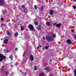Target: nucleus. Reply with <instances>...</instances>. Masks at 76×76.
<instances>
[{
    "mask_svg": "<svg viewBox=\"0 0 76 76\" xmlns=\"http://www.w3.org/2000/svg\"><path fill=\"white\" fill-rule=\"evenodd\" d=\"M34 58L33 56H32V55H31L30 57V59L31 61H34Z\"/></svg>",
    "mask_w": 76,
    "mask_h": 76,
    "instance_id": "20e7f679",
    "label": "nucleus"
},
{
    "mask_svg": "<svg viewBox=\"0 0 76 76\" xmlns=\"http://www.w3.org/2000/svg\"><path fill=\"white\" fill-rule=\"evenodd\" d=\"M34 9L36 10L37 9V6L36 5H34Z\"/></svg>",
    "mask_w": 76,
    "mask_h": 76,
    "instance_id": "c85d7f7f",
    "label": "nucleus"
},
{
    "mask_svg": "<svg viewBox=\"0 0 76 76\" xmlns=\"http://www.w3.org/2000/svg\"><path fill=\"white\" fill-rule=\"evenodd\" d=\"M39 46L37 47V50H38V49H39Z\"/></svg>",
    "mask_w": 76,
    "mask_h": 76,
    "instance_id": "ea45409f",
    "label": "nucleus"
},
{
    "mask_svg": "<svg viewBox=\"0 0 76 76\" xmlns=\"http://www.w3.org/2000/svg\"><path fill=\"white\" fill-rule=\"evenodd\" d=\"M46 25H47V26H50V22L47 21L46 22Z\"/></svg>",
    "mask_w": 76,
    "mask_h": 76,
    "instance_id": "ddd939ff",
    "label": "nucleus"
},
{
    "mask_svg": "<svg viewBox=\"0 0 76 76\" xmlns=\"http://www.w3.org/2000/svg\"><path fill=\"white\" fill-rule=\"evenodd\" d=\"M72 32H75V31L73 30H72Z\"/></svg>",
    "mask_w": 76,
    "mask_h": 76,
    "instance_id": "e433bc0d",
    "label": "nucleus"
},
{
    "mask_svg": "<svg viewBox=\"0 0 76 76\" xmlns=\"http://www.w3.org/2000/svg\"><path fill=\"white\" fill-rule=\"evenodd\" d=\"M28 28L31 31H33L34 30V26H32L31 24H29L28 26Z\"/></svg>",
    "mask_w": 76,
    "mask_h": 76,
    "instance_id": "7ed1b4c3",
    "label": "nucleus"
},
{
    "mask_svg": "<svg viewBox=\"0 0 76 76\" xmlns=\"http://www.w3.org/2000/svg\"><path fill=\"white\" fill-rule=\"evenodd\" d=\"M6 57L4 56L3 55L0 53V62H1L2 61H3V59H6Z\"/></svg>",
    "mask_w": 76,
    "mask_h": 76,
    "instance_id": "f03ea898",
    "label": "nucleus"
},
{
    "mask_svg": "<svg viewBox=\"0 0 76 76\" xmlns=\"http://www.w3.org/2000/svg\"><path fill=\"white\" fill-rule=\"evenodd\" d=\"M49 48V46H46L45 47V49H48V48Z\"/></svg>",
    "mask_w": 76,
    "mask_h": 76,
    "instance_id": "7c9ffc66",
    "label": "nucleus"
},
{
    "mask_svg": "<svg viewBox=\"0 0 76 76\" xmlns=\"http://www.w3.org/2000/svg\"><path fill=\"white\" fill-rule=\"evenodd\" d=\"M3 70V67H2L1 68V71H2V70Z\"/></svg>",
    "mask_w": 76,
    "mask_h": 76,
    "instance_id": "f704fd0d",
    "label": "nucleus"
},
{
    "mask_svg": "<svg viewBox=\"0 0 76 76\" xmlns=\"http://www.w3.org/2000/svg\"><path fill=\"white\" fill-rule=\"evenodd\" d=\"M56 26L58 28H60V26H61V23H59V24H57Z\"/></svg>",
    "mask_w": 76,
    "mask_h": 76,
    "instance_id": "6e6552de",
    "label": "nucleus"
},
{
    "mask_svg": "<svg viewBox=\"0 0 76 76\" xmlns=\"http://www.w3.org/2000/svg\"><path fill=\"white\" fill-rule=\"evenodd\" d=\"M37 67L36 66H35L34 67V70H37Z\"/></svg>",
    "mask_w": 76,
    "mask_h": 76,
    "instance_id": "aec40b11",
    "label": "nucleus"
},
{
    "mask_svg": "<svg viewBox=\"0 0 76 76\" xmlns=\"http://www.w3.org/2000/svg\"><path fill=\"white\" fill-rule=\"evenodd\" d=\"M19 74H20V75L22 73V70H19V72H18Z\"/></svg>",
    "mask_w": 76,
    "mask_h": 76,
    "instance_id": "412c9836",
    "label": "nucleus"
},
{
    "mask_svg": "<svg viewBox=\"0 0 76 76\" xmlns=\"http://www.w3.org/2000/svg\"><path fill=\"white\" fill-rule=\"evenodd\" d=\"M4 20V18H1V20L2 21V20Z\"/></svg>",
    "mask_w": 76,
    "mask_h": 76,
    "instance_id": "72a5a7b5",
    "label": "nucleus"
},
{
    "mask_svg": "<svg viewBox=\"0 0 76 76\" xmlns=\"http://www.w3.org/2000/svg\"><path fill=\"white\" fill-rule=\"evenodd\" d=\"M7 33L8 35H10V33L8 31H7Z\"/></svg>",
    "mask_w": 76,
    "mask_h": 76,
    "instance_id": "dca6fc26",
    "label": "nucleus"
},
{
    "mask_svg": "<svg viewBox=\"0 0 76 76\" xmlns=\"http://www.w3.org/2000/svg\"><path fill=\"white\" fill-rule=\"evenodd\" d=\"M45 7V6H44L41 7V10H44V9Z\"/></svg>",
    "mask_w": 76,
    "mask_h": 76,
    "instance_id": "a211bd4d",
    "label": "nucleus"
},
{
    "mask_svg": "<svg viewBox=\"0 0 76 76\" xmlns=\"http://www.w3.org/2000/svg\"><path fill=\"white\" fill-rule=\"evenodd\" d=\"M37 28L38 30H40V29H41V26L40 25H39L37 27Z\"/></svg>",
    "mask_w": 76,
    "mask_h": 76,
    "instance_id": "9b49d317",
    "label": "nucleus"
},
{
    "mask_svg": "<svg viewBox=\"0 0 76 76\" xmlns=\"http://www.w3.org/2000/svg\"><path fill=\"white\" fill-rule=\"evenodd\" d=\"M2 12L3 13V14H4V15H5V14H6L7 13V11L6 10H3L2 11Z\"/></svg>",
    "mask_w": 76,
    "mask_h": 76,
    "instance_id": "9d476101",
    "label": "nucleus"
},
{
    "mask_svg": "<svg viewBox=\"0 0 76 76\" xmlns=\"http://www.w3.org/2000/svg\"><path fill=\"white\" fill-rule=\"evenodd\" d=\"M72 7H73V9H76V6H73Z\"/></svg>",
    "mask_w": 76,
    "mask_h": 76,
    "instance_id": "c756f323",
    "label": "nucleus"
},
{
    "mask_svg": "<svg viewBox=\"0 0 76 76\" xmlns=\"http://www.w3.org/2000/svg\"><path fill=\"white\" fill-rule=\"evenodd\" d=\"M74 1H76V0H74Z\"/></svg>",
    "mask_w": 76,
    "mask_h": 76,
    "instance_id": "a19ab883",
    "label": "nucleus"
},
{
    "mask_svg": "<svg viewBox=\"0 0 76 76\" xmlns=\"http://www.w3.org/2000/svg\"><path fill=\"white\" fill-rule=\"evenodd\" d=\"M24 76H26V73H24Z\"/></svg>",
    "mask_w": 76,
    "mask_h": 76,
    "instance_id": "c9c22d12",
    "label": "nucleus"
},
{
    "mask_svg": "<svg viewBox=\"0 0 76 76\" xmlns=\"http://www.w3.org/2000/svg\"><path fill=\"white\" fill-rule=\"evenodd\" d=\"M66 42H67L68 44H71V42H72V41H71V40H70L68 39L67 40H66Z\"/></svg>",
    "mask_w": 76,
    "mask_h": 76,
    "instance_id": "39448f33",
    "label": "nucleus"
},
{
    "mask_svg": "<svg viewBox=\"0 0 76 76\" xmlns=\"http://www.w3.org/2000/svg\"><path fill=\"white\" fill-rule=\"evenodd\" d=\"M74 75L76 76V70H75L74 71Z\"/></svg>",
    "mask_w": 76,
    "mask_h": 76,
    "instance_id": "4be33fe9",
    "label": "nucleus"
},
{
    "mask_svg": "<svg viewBox=\"0 0 76 76\" xmlns=\"http://www.w3.org/2000/svg\"><path fill=\"white\" fill-rule=\"evenodd\" d=\"M4 4V0H0V4Z\"/></svg>",
    "mask_w": 76,
    "mask_h": 76,
    "instance_id": "1a4fd4ad",
    "label": "nucleus"
},
{
    "mask_svg": "<svg viewBox=\"0 0 76 76\" xmlns=\"http://www.w3.org/2000/svg\"><path fill=\"white\" fill-rule=\"evenodd\" d=\"M10 58L11 59V60H12V59L13 58V56L12 55H11L10 56Z\"/></svg>",
    "mask_w": 76,
    "mask_h": 76,
    "instance_id": "f3484780",
    "label": "nucleus"
},
{
    "mask_svg": "<svg viewBox=\"0 0 76 76\" xmlns=\"http://www.w3.org/2000/svg\"><path fill=\"white\" fill-rule=\"evenodd\" d=\"M43 39H44V40L45 39V37H43Z\"/></svg>",
    "mask_w": 76,
    "mask_h": 76,
    "instance_id": "4c0bfd02",
    "label": "nucleus"
},
{
    "mask_svg": "<svg viewBox=\"0 0 76 76\" xmlns=\"http://www.w3.org/2000/svg\"><path fill=\"white\" fill-rule=\"evenodd\" d=\"M26 52L24 51L23 55V57H24V56H25V55H26Z\"/></svg>",
    "mask_w": 76,
    "mask_h": 76,
    "instance_id": "4468645a",
    "label": "nucleus"
},
{
    "mask_svg": "<svg viewBox=\"0 0 76 76\" xmlns=\"http://www.w3.org/2000/svg\"><path fill=\"white\" fill-rule=\"evenodd\" d=\"M39 76H44V74L42 72L40 74Z\"/></svg>",
    "mask_w": 76,
    "mask_h": 76,
    "instance_id": "f8f14e48",
    "label": "nucleus"
},
{
    "mask_svg": "<svg viewBox=\"0 0 76 76\" xmlns=\"http://www.w3.org/2000/svg\"><path fill=\"white\" fill-rule=\"evenodd\" d=\"M1 40H3V39H2V38L1 39Z\"/></svg>",
    "mask_w": 76,
    "mask_h": 76,
    "instance_id": "37998d69",
    "label": "nucleus"
},
{
    "mask_svg": "<svg viewBox=\"0 0 76 76\" xmlns=\"http://www.w3.org/2000/svg\"><path fill=\"white\" fill-rule=\"evenodd\" d=\"M15 51H18V48H16L15 49Z\"/></svg>",
    "mask_w": 76,
    "mask_h": 76,
    "instance_id": "58836bf2",
    "label": "nucleus"
},
{
    "mask_svg": "<svg viewBox=\"0 0 76 76\" xmlns=\"http://www.w3.org/2000/svg\"><path fill=\"white\" fill-rule=\"evenodd\" d=\"M7 42H8V40L6 39H5L4 41V43L5 44H7Z\"/></svg>",
    "mask_w": 76,
    "mask_h": 76,
    "instance_id": "0eeeda50",
    "label": "nucleus"
},
{
    "mask_svg": "<svg viewBox=\"0 0 76 76\" xmlns=\"http://www.w3.org/2000/svg\"><path fill=\"white\" fill-rule=\"evenodd\" d=\"M40 47H42V46L41 45H40Z\"/></svg>",
    "mask_w": 76,
    "mask_h": 76,
    "instance_id": "79ce46f5",
    "label": "nucleus"
},
{
    "mask_svg": "<svg viewBox=\"0 0 76 76\" xmlns=\"http://www.w3.org/2000/svg\"><path fill=\"white\" fill-rule=\"evenodd\" d=\"M4 51H7V52H4V53H9V50L7 51V50H4Z\"/></svg>",
    "mask_w": 76,
    "mask_h": 76,
    "instance_id": "5701e85b",
    "label": "nucleus"
},
{
    "mask_svg": "<svg viewBox=\"0 0 76 76\" xmlns=\"http://www.w3.org/2000/svg\"><path fill=\"white\" fill-rule=\"evenodd\" d=\"M46 39L48 41V42H49V41L50 42L53 41L54 40V39H53V38L50 36H47L46 37Z\"/></svg>",
    "mask_w": 76,
    "mask_h": 76,
    "instance_id": "f257e3e1",
    "label": "nucleus"
},
{
    "mask_svg": "<svg viewBox=\"0 0 76 76\" xmlns=\"http://www.w3.org/2000/svg\"><path fill=\"white\" fill-rule=\"evenodd\" d=\"M6 74L7 75H8V73H9V72L7 71H6L5 72Z\"/></svg>",
    "mask_w": 76,
    "mask_h": 76,
    "instance_id": "bb28decb",
    "label": "nucleus"
},
{
    "mask_svg": "<svg viewBox=\"0 0 76 76\" xmlns=\"http://www.w3.org/2000/svg\"><path fill=\"white\" fill-rule=\"evenodd\" d=\"M50 15H53V13H54V12H53V11L52 10H50Z\"/></svg>",
    "mask_w": 76,
    "mask_h": 76,
    "instance_id": "423d86ee",
    "label": "nucleus"
},
{
    "mask_svg": "<svg viewBox=\"0 0 76 76\" xmlns=\"http://www.w3.org/2000/svg\"><path fill=\"white\" fill-rule=\"evenodd\" d=\"M45 70H47V71L48 70H49V69L47 68H45L44 69Z\"/></svg>",
    "mask_w": 76,
    "mask_h": 76,
    "instance_id": "b1692460",
    "label": "nucleus"
},
{
    "mask_svg": "<svg viewBox=\"0 0 76 76\" xmlns=\"http://www.w3.org/2000/svg\"><path fill=\"white\" fill-rule=\"evenodd\" d=\"M21 7H22V8H24V7H25V5H22L21 6Z\"/></svg>",
    "mask_w": 76,
    "mask_h": 76,
    "instance_id": "473e14b6",
    "label": "nucleus"
},
{
    "mask_svg": "<svg viewBox=\"0 0 76 76\" xmlns=\"http://www.w3.org/2000/svg\"><path fill=\"white\" fill-rule=\"evenodd\" d=\"M34 23L35 25H38V22L36 21Z\"/></svg>",
    "mask_w": 76,
    "mask_h": 76,
    "instance_id": "2eb2a0df",
    "label": "nucleus"
},
{
    "mask_svg": "<svg viewBox=\"0 0 76 76\" xmlns=\"http://www.w3.org/2000/svg\"><path fill=\"white\" fill-rule=\"evenodd\" d=\"M53 37L54 38H55L56 37V34H53Z\"/></svg>",
    "mask_w": 76,
    "mask_h": 76,
    "instance_id": "393cba45",
    "label": "nucleus"
},
{
    "mask_svg": "<svg viewBox=\"0 0 76 76\" xmlns=\"http://www.w3.org/2000/svg\"><path fill=\"white\" fill-rule=\"evenodd\" d=\"M56 25V23H53V26H55V25Z\"/></svg>",
    "mask_w": 76,
    "mask_h": 76,
    "instance_id": "2f4dec72",
    "label": "nucleus"
},
{
    "mask_svg": "<svg viewBox=\"0 0 76 76\" xmlns=\"http://www.w3.org/2000/svg\"><path fill=\"white\" fill-rule=\"evenodd\" d=\"M20 27L21 28V29H22V30H23V27H22V26H20Z\"/></svg>",
    "mask_w": 76,
    "mask_h": 76,
    "instance_id": "a878e982",
    "label": "nucleus"
},
{
    "mask_svg": "<svg viewBox=\"0 0 76 76\" xmlns=\"http://www.w3.org/2000/svg\"><path fill=\"white\" fill-rule=\"evenodd\" d=\"M24 13H27V10H24Z\"/></svg>",
    "mask_w": 76,
    "mask_h": 76,
    "instance_id": "cd10ccee",
    "label": "nucleus"
},
{
    "mask_svg": "<svg viewBox=\"0 0 76 76\" xmlns=\"http://www.w3.org/2000/svg\"><path fill=\"white\" fill-rule=\"evenodd\" d=\"M25 10H26V9Z\"/></svg>",
    "mask_w": 76,
    "mask_h": 76,
    "instance_id": "c03bdc74",
    "label": "nucleus"
},
{
    "mask_svg": "<svg viewBox=\"0 0 76 76\" xmlns=\"http://www.w3.org/2000/svg\"><path fill=\"white\" fill-rule=\"evenodd\" d=\"M18 32H16L15 34V37H17L18 36Z\"/></svg>",
    "mask_w": 76,
    "mask_h": 76,
    "instance_id": "6ab92c4d",
    "label": "nucleus"
}]
</instances>
